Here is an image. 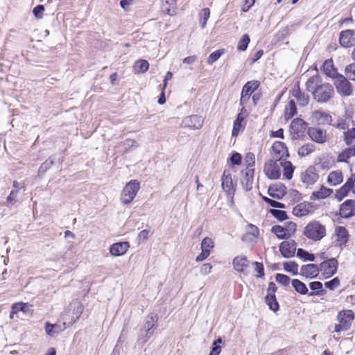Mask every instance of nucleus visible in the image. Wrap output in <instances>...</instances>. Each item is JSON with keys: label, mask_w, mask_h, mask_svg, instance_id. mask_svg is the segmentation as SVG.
Returning <instances> with one entry per match:
<instances>
[{"label": "nucleus", "mask_w": 355, "mask_h": 355, "mask_svg": "<svg viewBox=\"0 0 355 355\" xmlns=\"http://www.w3.org/2000/svg\"><path fill=\"white\" fill-rule=\"evenodd\" d=\"M306 89L313 98L320 103H326L334 94V88L329 83H322L318 76L311 77L306 83Z\"/></svg>", "instance_id": "1"}, {"label": "nucleus", "mask_w": 355, "mask_h": 355, "mask_svg": "<svg viewBox=\"0 0 355 355\" xmlns=\"http://www.w3.org/2000/svg\"><path fill=\"white\" fill-rule=\"evenodd\" d=\"M304 234L308 239L317 241L325 236L326 228L319 221L313 220L306 225Z\"/></svg>", "instance_id": "2"}, {"label": "nucleus", "mask_w": 355, "mask_h": 355, "mask_svg": "<svg viewBox=\"0 0 355 355\" xmlns=\"http://www.w3.org/2000/svg\"><path fill=\"white\" fill-rule=\"evenodd\" d=\"M139 189L140 184L137 180H133L128 182L121 193V203L125 205L130 204L135 199Z\"/></svg>", "instance_id": "3"}, {"label": "nucleus", "mask_w": 355, "mask_h": 355, "mask_svg": "<svg viewBox=\"0 0 355 355\" xmlns=\"http://www.w3.org/2000/svg\"><path fill=\"white\" fill-rule=\"evenodd\" d=\"M337 320L338 324H335L334 331L338 333L346 331L352 324L354 313L351 310L342 311L338 313Z\"/></svg>", "instance_id": "4"}, {"label": "nucleus", "mask_w": 355, "mask_h": 355, "mask_svg": "<svg viewBox=\"0 0 355 355\" xmlns=\"http://www.w3.org/2000/svg\"><path fill=\"white\" fill-rule=\"evenodd\" d=\"M334 84L337 92L342 96H349L352 94V85L343 75L337 76Z\"/></svg>", "instance_id": "5"}, {"label": "nucleus", "mask_w": 355, "mask_h": 355, "mask_svg": "<svg viewBox=\"0 0 355 355\" xmlns=\"http://www.w3.org/2000/svg\"><path fill=\"white\" fill-rule=\"evenodd\" d=\"M203 123L204 119L201 116L193 114L184 117L181 123V126L195 130L200 129Z\"/></svg>", "instance_id": "6"}, {"label": "nucleus", "mask_w": 355, "mask_h": 355, "mask_svg": "<svg viewBox=\"0 0 355 355\" xmlns=\"http://www.w3.org/2000/svg\"><path fill=\"white\" fill-rule=\"evenodd\" d=\"M296 230V224L290 223L288 228L281 225H274L272 227L271 232L275 234L279 239H286L289 238Z\"/></svg>", "instance_id": "7"}, {"label": "nucleus", "mask_w": 355, "mask_h": 355, "mask_svg": "<svg viewBox=\"0 0 355 355\" xmlns=\"http://www.w3.org/2000/svg\"><path fill=\"white\" fill-rule=\"evenodd\" d=\"M263 171L270 179H278L281 175L280 162L269 160L265 164Z\"/></svg>", "instance_id": "8"}, {"label": "nucleus", "mask_w": 355, "mask_h": 355, "mask_svg": "<svg viewBox=\"0 0 355 355\" xmlns=\"http://www.w3.org/2000/svg\"><path fill=\"white\" fill-rule=\"evenodd\" d=\"M259 82L257 80H252L248 82L243 87L240 104L243 105L250 100L252 94L259 87Z\"/></svg>", "instance_id": "9"}, {"label": "nucleus", "mask_w": 355, "mask_h": 355, "mask_svg": "<svg viewBox=\"0 0 355 355\" xmlns=\"http://www.w3.org/2000/svg\"><path fill=\"white\" fill-rule=\"evenodd\" d=\"M338 268V261L336 259L331 258L327 261L322 262L320 264L319 271L322 272V274L326 277H329L334 275Z\"/></svg>", "instance_id": "10"}, {"label": "nucleus", "mask_w": 355, "mask_h": 355, "mask_svg": "<svg viewBox=\"0 0 355 355\" xmlns=\"http://www.w3.org/2000/svg\"><path fill=\"white\" fill-rule=\"evenodd\" d=\"M271 155L273 158L280 162L284 160L285 157L289 156L288 149L284 143L282 141H275L272 146Z\"/></svg>", "instance_id": "11"}, {"label": "nucleus", "mask_w": 355, "mask_h": 355, "mask_svg": "<svg viewBox=\"0 0 355 355\" xmlns=\"http://www.w3.org/2000/svg\"><path fill=\"white\" fill-rule=\"evenodd\" d=\"M308 135L312 141L318 144H324L328 140L327 130L319 128H309L308 130Z\"/></svg>", "instance_id": "12"}, {"label": "nucleus", "mask_w": 355, "mask_h": 355, "mask_svg": "<svg viewBox=\"0 0 355 355\" xmlns=\"http://www.w3.org/2000/svg\"><path fill=\"white\" fill-rule=\"evenodd\" d=\"M221 186L227 195H233L235 192V184L233 183L230 170H225L221 178Z\"/></svg>", "instance_id": "13"}, {"label": "nucleus", "mask_w": 355, "mask_h": 355, "mask_svg": "<svg viewBox=\"0 0 355 355\" xmlns=\"http://www.w3.org/2000/svg\"><path fill=\"white\" fill-rule=\"evenodd\" d=\"M279 251L285 258L294 256L296 251V243L294 240H286L279 245Z\"/></svg>", "instance_id": "14"}, {"label": "nucleus", "mask_w": 355, "mask_h": 355, "mask_svg": "<svg viewBox=\"0 0 355 355\" xmlns=\"http://www.w3.org/2000/svg\"><path fill=\"white\" fill-rule=\"evenodd\" d=\"M355 31L354 30L343 31L340 33L339 42L342 46L349 48L355 44Z\"/></svg>", "instance_id": "15"}, {"label": "nucleus", "mask_w": 355, "mask_h": 355, "mask_svg": "<svg viewBox=\"0 0 355 355\" xmlns=\"http://www.w3.org/2000/svg\"><path fill=\"white\" fill-rule=\"evenodd\" d=\"M335 243L336 245H345L349 239V234L345 227L336 226L334 230Z\"/></svg>", "instance_id": "16"}, {"label": "nucleus", "mask_w": 355, "mask_h": 355, "mask_svg": "<svg viewBox=\"0 0 355 355\" xmlns=\"http://www.w3.org/2000/svg\"><path fill=\"white\" fill-rule=\"evenodd\" d=\"M250 262L243 256H237L233 259L234 268L239 272L248 275Z\"/></svg>", "instance_id": "17"}, {"label": "nucleus", "mask_w": 355, "mask_h": 355, "mask_svg": "<svg viewBox=\"0 0 355 355\" xmlns=\"http://www.w3.org/2000/svg\"><path fill=\"white\" fill-rule=\"evenodd\" d=\"M312 120L319 125H331L333 121L332 116L324 112L317 110L314 111L311 115Z\"/></svg>", "instance_id": "18"}, {"label": "nucleus", "mask_w": 355, "mask_h": 355, "mask_svg": "<svg viewBox=\"0 0 355 355\" xmlns=\"http://www.w3.org/2000/svg\"><path fill=\"white\" fill-rule=\"evenodd\" d=\"M254 169L246 168L245 171H242L241 184L243 189L248 191L252 188L254 180Z\"/></svg>", "instance_id": "19"}, {"label": "nucleus", "mask_w": 355, "mask_h": 355, "mask_svg": "<svg viewBox=\"0 0 355 355\" xmlns=\"http://www.w3.org/2000/svg\"><path fill=\"white\" fill-rule=\"evenodd\" d=\"M355 214V200H347L340 207V215L343 218H349Z\"/></svg>", "instance_id": "20"}, {"label": "nucleus", "mask_w": 355, "mask_h": 355, "mask_svg": "<svg viewBox=\"0 0 355 355\" xmlns=\"http://www.w3.org/2000/svg\"><path fill=\"white\" fill-rule=\"evenodd\" d=\"M130 248L128 242H118L112 244L109 249L110 253L114 257L125 254Z\"/></svg>", "instance_id": "21"}, {"label": "nucleus", "mask_w": 355, "mask_h": 355, "mask_svg": "<svg viewBox=\"0 0 355 355\" xmlns=\"http://www.w3.org/2000/svg\"><path fill=\"white\" fill-rule=\"evenodd\" d=\"M318 178L319 175L313 168H309L301 175V180L306 186L314 184Z\"/></svg>", "instance_id": "22"}, {"label": "nucleus", "mask_w": 355, "mask_h": 355, "mask_svg": "<svg viewBox=\"0 0 355 355\" xmlns=\"http://www.w3.org/2000/svg\"><path fill=\"white\" fill-rule=\"evenodd\" d=\"M319 272V267L316 264H306L300 269V275L306 278H314Z\"/></svg>", "instance_id": "23"}, {"label": "nucleus", "mask_w": 355, "mask_h": 355, "mask_svg": "<svg viewBox=\"0 0 355 355\" xmlns=\"http://www.w3.org/2000/svg\"><path fill=\"white\" fill-rule=\"evenodd\" d=\"M313 207L309 202H301L295 206L293 209V214L298 217L306 216L312 211Z\"/></svg>", "instance_id": "24"}, {"label": "nucleus", "mask_w": 355, "mask_h": 355, "mask_svg": "<svg viewBox=\"0 0 355 355\" xmlns=\"http://www.w3.org/2000/svg\"><path fill=\"white\" fill-rule=\"evenodd\" d=\"M66 329L65 322L62 324H51L47 322L45 324V331L47 335L50 336H54L59 334Z\"/></svg>", "instance_id": "25"}, {"label": "nucleus", "mask_w": 355, "mask_h": 355, "mask_svg": "<svg viewBox=\"0 0 355 355\" xmlns=\"http://www.w3.org/2000/svg\"><path fill=\"white\" fill-rule=\"evenodd\" d=\"M292 95L297 99L300 105L305 106L309 103V96L301 92L299 86L293 88Z\"/></svg>", "instance_id": "26"}, {"label": "nucleus", "mask_w": 355, "mask_h": 355, "mask_svg": "<svg viewBox=\"0 0 355 355\" xmlns=\"http://www.w3.org/2000/svg\"><path fill=\"white\" fill-rule=\"evenodd\" d=\"M323 71L327 76L334 79L337 77V76L340 75L337 73L332 60H327L324 61L323 64Z\"/></svg>", "instance_id": "27"}, {"label": "nucleus", "mask_w": 355, "mask_h": 355, "mask_svg": "<svg viewBox=\"0 0 355 355\" xmlns=\"http://www.w3.org/2000/svg\"><path fill=\"white\" fill-rule=\"evenodd\" d=\"M333 193V190L322 186L320 190L312 193L311 196V200L324 199Z\"/></svg>", "instance_id": "28"}, {"label": "nucleus", "mask_w": 355, "mask_h": 355, "mask_svg": "<svg viewBox=\"0 0 355 355\" xmlns=\"http://www.w3.org/2000/svg\"><path fill=\"white\" fill-rule=\"evenodd\" d=\"M245 116H243V113H239L234 122L233 130L232 135L233 137H236L239 133L243 130L244 124L243 121Z\"/></svg>", "instance_id": "29"}, {"label": "nucleus", "mask_w": 355, "mask_h": 355, "mask_svg": "<svg viewBox=\"0 0 355 355\" xmlns=\"http://www.w3.org/2000/svg\"><path fill=\"white\" fill-rule=\"evenodd\" d=\"M343 139L347 146H355V128H352L344 131Z\"/></svg>", "instance_id": "30"}, {"label": "nucleus", "mask_w": 355, "mask_h": 355, "mask_svg": "<svg viewBox=\"0 0 355 355\" xmlns=\"http://www.w3.org/2000/svg\"><path fill=\"white\" fill-rule=\"evenodd\" d=\"M343 180V175L340 171H331L328 176L327 182L331 186H336Z\"/></svg>", "instance_id": "31"}, {"label": "nucleus", "mask_w": 355, "mask_h": 355, "mask_svg": "<svg viewBox=\"0 0 355 355\" xmlns=\"http://www.w3.org/2000/svg\"><path fill=\"white\" fill-rule=\"evenodd\" d=\"M283 168V175L288 180L293 177L294 166L291 162L286 160L280 161V168Z\"/></svg>", "instance_id": "32"}, {"label": "nucleus", "mask_w": 355, "mask_h": 355, "mask_svg": "<svg viewBox=\"0 0 355 355\" xmlns=\"http://www.w3.org/2000/svg\"><path fill=\"white\" fill-rule=\"evenodd\" d=\"M355 156V146H349L344 149L338 155V162H347L348 159L352 157Z\"/></svg>", "instance_id": "33"}, {"label": "nucleus", "mask_w": 355, "mask_h": 355, "mask_svg": "<svg viewBox=\"0 0 355 355\" xmlns=\"http://www.w3.org/2000/svg\"><path fill=\"white\" fill-rule=\"evenodd\" d=\"M162 8L168 15H173L176 8L175 0H163Z\"/></svg>", "instance_id": "34"}, {"label": "nucleus", "mask_w": 355, "mask_h": 355, "mask_svg": "<svg viewBox=\"0 0 355 355\" xmlns=\"http://www.w3.org/2000/svg\"><path fill=\"white\" fill-rule=\"evenodd\" d=\"M149 63L146 60H137L134 66V71L136 73H143L148 71Z\"/></svg>", "instance_id": "35"}, {"label": "nucleus", "mask_w": 355, "mask_h": 355, "mask_svg": "<svg viewBox=\"0 0 355 355\" xmlns=\"http://www.w3.org/2000/svg\"><path fill=\"white\" fill-rule=\"evenodd\" d=\"M306 123L301 119H294L291 124V131L298 135L300 132H302L305 129Z\"/></svg>", "instance_id": "36"}, {"label": "nucleus", "mask_w": 355, "mask_h": 355, "mask_svg": "<svg viewBox=\"0 0 355 355\" xmlns=\"http://www.w3.org/2000/svg\"><path fill=\"white\" fill-rule=\"evenodd\" d=\"M297 112V108L293 100L289 101L285 108V119H291Z\"/></svg>", "instance_id": "37"}, {"label": "nucleus", "mask_w": 355, "mask_h": 355, "mask_svg": "<svg viewBox=\"0 0 355 355\" xmlns=\"http://www.w3.org/2000/svg\"><path fill=\"white\" fill-rule=\"evenodd\" d=\"M210 16V10L209 8H203L199 13V23L202 28L206 26L207 21Z\"/></svg>", "instance_id": "38"}, {"label": "nucleus", "mask_w": 355, "mask_h": 355, "mask_svg": "<svg viewBox=\"0 0 355 355\" xmlns=\"http://www.w3.org/2000/svg\"><path fill=\"white\" fill-rule=\"evenodd\" d=\"M292 286L297 293L302 295H305L308 293L306 286L299 279H293L292 281Z\"/></svg>", "instance_id": "39"}, {"label": "nucleus", "mask_w": 355, "mask_h": 355, "mask_svg": "<svg viewBox=\"0 0 355 355\" xmlns=\"http://www.w3.org/2000/svg\"><path fill=\"white\" fill-rule=\"evenodd\" d=\"M350 190H352L350 188V182L347 181L346 183L336 191V198L340 201L347 195Z\"/></svg>", "instance_id": "40"}, {"label": "nucleus", "mask_w": 355, "mask_h": 355, "mask_svg": "<svg viewBox=\"0 0 355 355\" xmlns=\"http://www.w3.org/2000/svg\"><path fill=\"white\" fill-rule=\"evenodd\" d=\"M315 150V146L312 144H306L298 149V155L301 157H305L310 155Z\"/></svg>", "instance_id": "41"}, {"label": "nucleus", "mask_w": 355, "mask_h": 355, "mask_svg": "<svg viewBox=\"0 0 355 355\" xmlns=\"http://www.w3.org/2000/svg\"><path fill=\"white\" fill-rule=\"evenodd\" d=\"M28 304L23 302H17L12 306V311L10 313V318H13V315L17 313L19 311L27 312Z\"/></svg>", "instance_id": "42"}, {"label": "nucleus", "mask_w": 355, "mask_h": 355, "mask_svg": "<svg viewBox=\"0 0 355 355\" xmlns=\"http://www.w3.org/2000/svg\"><path fill=\"white\" fill-rule=\"evenodd\" d=\"M284 269L293 275H296L298 273V265L294 261L285 262Z\"/></svg>", "instance_id": "43"}, {"label": "nucleus", "mask_w": 355, "mask_h": 355, "mask_svg": "<svg viewBox=\"0 0 355 355\" xmlns=\"http://www.w3.org/2000/svg\"><path fill=\"white\" fill-rule=\"evenodd\" d=\"M214 247V243L211 238L205 237L201 243V250L206 251L207 252H211V250Z\"/></svg>", "instance_id": "44"}, {"label": "nucleus", "mask_w": 355, "mask_h": 355, "mask_svg": "<svg viewBox=\"0 0 355 355\" xmlns=\"http://www.w3.org/2000/svg\"><path fill=\"white\" fill-rule=\"evenodd\" d=\"M266 302L273 311H277L279 310V304L276 300L275 295H267L266 297Z\"/></svg>", "instance_id": "45"}, {"label": "nucleus", "mask_w": 355, "mask_h": 355, "mask_svg": "<svg viewBox=\"0 0 355 355\" xmlns=\"http://www.w3.org/2000/svg\"><path fill=\"white\" fill-rule=\"evenodd\" d=\"M345 77L351 80H355V63L347 65L345 70Z\"/></svg>", "instance_id": "46"}, {"label": "nucleus", "mask_w": 355, "mask_h": 355, "mask_svg": "<svg viewBox=\"0 0 355 355\" xmlns=\"http://www.w3.org/2000/svg\"><path fill=\"white\" fill-rule=\"evenodd\" d=\"M250 41V37L248 36V35H247V34L243 35L242 36V37L241 38V40L239 41L238 46H237L238 49L239 51L246 50Z\"/></svg>", "instance_id": "47"}, {"label": "nucleus", "mask_w": 355, "mask_h": 355, "mask_svg": "<svg viewBox=\"0 0 355 355\" xmlns=\"http://www.w3.org/2000/svg\"><path fill=\"white\" fill-rule=\"evenodd\" d=\"M121 146L124 148V153H126L131 147H137L138 144L135 140L128 139L118 145L119 147Z\"/></svg>", "instance_id": "48"}, {"label": "nucleus", "mask_w": 355, "mask_h": 355, "mask_svg": "<svg viewBox=\"0 0 355 355\" xmlns=\"http://www.w3.org/2000/svg\"><path fill=\"white\" fill-rule=\"evenodd\" d=\"M224 53V50L220 49L211 53L207 58V63L212 64Z\"/></svg>", "instance_id": "49"}, {"label": "nucleus", "mask_w": 355, "mask_h": 355, "mask_svg": "<svg viewBox=\"0 0 355 355\" xmlns=\"http://www.w3.org/2000/svg\"><path fill=\"white\" fill-rule=\"evenodd\" d=\"M310 288L315 292H311L310 295H320V292L322 291V284L320 282H313L309 284Z\"/></svg>", "instance_id": "50"}, {"label": "nucleus", "mask_w": 355, "mask_h": 355, "mask_svg": "<svg viewBox=\"0 0 355 355\" xmlns=\"http://www.w3.org/2000/svg\"><path fill=\"white\" fill-rule=\"evenodd\" d=\"M270 213L274 217L282 221L286 220L288 218L285 211L279 209H270Z\"/></svg>", "instance_id": "51"}, {"label": "nucleus", "mask_w": 355, "mask_h": 355, "mask_svg": "<svg viewBox=\"0 0 355 355\" xmlns=\"http://www.w3.org/2000/svg\"><path fill=\"white\" fill-rule=\"evenodd\" d=\"M156 321H157V317L155 315L150 314L147 316L146 322V327L147 328V334H148L150 330L154 327Z\"/></svg>", "instance_id": "52"}, {"label": "nucleus", "mask_w": 355, "mask_h": 355, "mask_svg": "<svg viewBox=\"0 0 355 355\" xmlns=\"http://www.w3.org/2000/svg\"><path fill=\"white\" fill-rule=\"evenodd\" d=\"M275 279L278 283L284 286H288L291 282L290 277L283 274H277Z\"/></svg>", "instance_id": "53"}, {"label": "nucleus", "mask_w": 355, "mask_h": 355, "mask_svg": "<svg viewBox=\"0 0 355 355\" xmlns=\"http://www.w3.org/2000/svg\"><path fill=\"white\" fill-rule=\"evenodd\" d=\"M331 125L336 127V128L338 129H340V130H346L348 128V124L346 122V121L343 119H338L337 120V122L335 123H332L331 124Z\"/></svg>", "instance_id": "54"}, {"label": "nucleus", "mask_w": 355, "mask_h": 355, "mask_svg": "<svg viewBox=\"0 0 355 355\" xmlns=\"http://www.w3.org/2000/svg\"><path fill=\"white\" fill-rule=\"evenodd\" d=\"M212 270V266L210 263H204L199 268V272L201 275H209Z\"/></svg>", "instance_id": "55"}, {"label": "nucleus", "mask_w": 355, "mask_h": 355, "mask_svg": "<svg viewBox=\"0 0 355 355\" xmlns=\"http://www.w3.org/2000/svg\"><path fill=\"white\" fill-rule=\"evenodd\" d=\"M340 285V279L338 277H335L333 279L326 282L324 286L330 290H334Z\"/></svg>", "instance_id": "56"}, {"label": "nucleus", "mask_w": 355, "mask_h": 355, "mask_svg": "<svg viewBox=\"0 0 355 355\" xmlns=\"http://www.w3.org/2000/svg\"><path fill=\"white\" fill-rule=\"evenodd\" d=\"M18 189H13L11 191L10 195L7 198V205H13L16 202V198L18 195Z\"/></svg>", "instance_id": "57"}, {"label": "nucleus", "mask_w": 355, "mask_h": 355, "mask_svg": "<svg viewBox=\"0 0 355 355\" xmlns=\"http://www.w3.org/2000/svg\"><path fill=\"white\" fill-rule=\"evenodd\" d=\"M254 155L252 153H248L245 157V163L247 165L246 168H251L250 167L254 164Z\"/></svg>", "instance_id": "58"}, {"label": "nucleus", "mask_w": 355, "mask_h": 355, "mask_svg": "<svg viewBox=\"0 0 355 355\" xmlns=\"http://www.w3.org/2000/svg\"><path fill=\"white\" fill-rule=\"evenodd\" d=\"M253 265L254 266V270L257 272L255 275L257 277H261L263 276V266L262 263L259 262H254L253 263Z\"/></svg>", "instance_id": "59"}, {"label": "nucleus", "mask_w": 355, "mask_h": 355, "mask_svg": "<svg viewBox=\"0 0 355 355\" xmlns=\"http://www.w3.org/2000/svg\"><path fill=\"white\" fill-rule=\"evenodd\" d=\"M44 11V8L42 5H38L33 9V14L34 15L38 18L41 19L43 16V12Z\"/></svg>", "instance_id": "60"}, {"label": "nucleus", "mask_w": 355, "mask_h": 355, "mask_svg": "<svg viewBox=\"0 0 355 355\" xmlns=\"http://www.w3.org/2000/svg\"><path fill=\"white\" fill-rule=\"evenodd\" d=\"M264 200L268 202L271 207L277 208H284L285 205L281 202L270 199L267 197L263 198Z\"/></svg>", "instance_id": "61"}, {"label": "nucleus", "mask_w": 355, "mask_h": 355, "mask_svg": "<svg viewBox=\"0 0 355 355\" xmlns=\"http://www.w3.org/2000/svg\"><path fill=\"white\" fill-rule=\"evenodd\" d=\"M230 161L232 164L240 165L241 164V155L238 153L232 154Z\"/></svg>", "instance_id": "62"}, {"label": "nucleus", "mask_w": 355, "mask_h": 355, "mask_svg": "<svg viewBox=\"0 0 355 355\" xmlns=\"http://www.w3.org/2000/svg\"><path fill=\"white\" fill-rule=\"evenodd\" d=\"M53 164V160L51 159H47L40 166V171L42 170L44 172L46 171L48 168H49Z\"/></svg>", "instance_id": "63"}, {"label": "nucleus", "mask_w": 355, "mask_h": 355, "mask_svg": "<svg viewBox=\"0 0 355 355\" xmlns=\"http://www.w3.org/2000/svg\"><path fill=\"white\" fill-rule=\"evenodd\" d=\"M209 252H207L206 251L205 252L202 250L201 253L196 257V261L197 262L202 261L205 259H206L209 256Z\"/></svg>", "instance_id": "64"}]
</instances>
